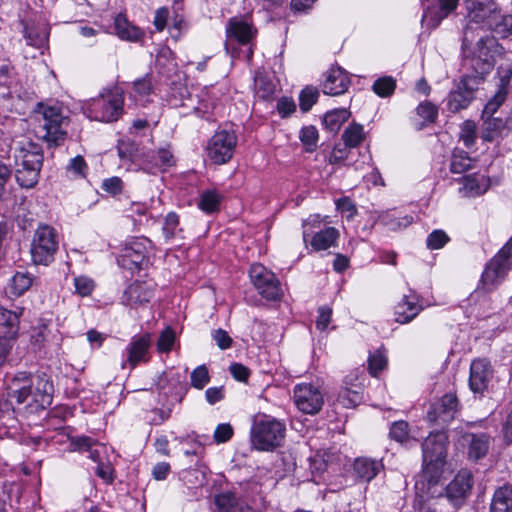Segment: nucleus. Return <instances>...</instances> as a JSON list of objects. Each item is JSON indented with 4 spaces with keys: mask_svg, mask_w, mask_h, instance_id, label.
Instances as JSON below:
<instances>
[{
    "mask_svg": "<svg viewBox=\"0 0 512 512\" xmlns=\"http://www.w3.org/2000/svg\"><path fill=\"white\" fill-rule=\"evenodd\" d=\"M493 376L491 363L484 358L475 359L470 366L469 387L475 394H483L488 389Z\"/></svg>",
    "mask_w": 512,
    "mask_h": 512,
    "instance_id": "obj_14",
    "label": "nucleus"
},
{
    "mask_svg": "<svg viewBox=\"0 0 512 512\" xmlns=\"http://www.w3.org/2000/svg\"><path fill=\"white\" fill-rule=\"evenodd\" d=\"M496 44L493 37L480 38L476 43L475 55L471 58V67L474 71L471 75H481L483 79L494 67V58L491 47Z\"/></svg>",
    "mask_w": 512,
    "mask_h": 512,
    "instance_id": "obj_11",
    "label": "nucleus"
},
{
    "mask_svg": "<svg viewBox=\"0 0 512 512\" xmlns=\"http://www.w3.org/2000/svg\"><path fill=\"white\" fill-rule=\"evenodd\" d=\"M473 486V476L468 470H461L446 487L447 498L455 506L461 505L462 501L470 494Z\"/></svg>",
    "mask_w": 512,
    "mask_h": 512,
    "instance_id": "obj_17",
    "label": "nucleus"
},
{
    "mask_svg": "<svg viewBox=\"0 0 512 512\" xmlns=\"http://www.w3.org/2000/svg\"><path fill=\"white\" fill-rule=\"evenodd\" d=\"M300 140L306 147V150L313 151L318 142V131L314 126L303 127L300 132Z\"/></svg>",
    "mask_w": 512,
    "mask_h": 512,
    "instance_id": "obj_43",
    "label": "nucleus"
},
{
    "mask_svg": "<svg viewBox=\"0 0 512 512\" xmlns=\"http://www.w3.org/2000/svg\"><path fill=\"white\" fill-rule=\"evenodd\" d=\"M255 89L258 96L262 99H268L274 92V85L263 76L255 78Z\"/></svg>",
    "mask_w": 512,
    "mask_h": 512,
    "instance_id": "obj_52",
    "label": "nucleus"
},
{
    "mask_svg": "<svg viewBox=\"0 0 512 512\" xmlns=\"http://www.w3.org/2000/svg\"><path fill=\"white\" fill-rule=\"evenodd\" d=\"M423 307L419 303L417 295H404L394 308L395 321L400 324L411 322Z\"/></svg>",
    "mask_w": 512,
    "mask_h": 512,
    "instance_id": "obj_21",
    "label": "nucleus"
},
{
    "mask_svg": "<svg viewBox=\"0 0 512 512\" xmlns=\"http://www.w3.org/2000/svg\"><path fill=\"white\" fill-rule=\"evenodd\" d=\"M228 40H236L240 44H247L253 37L252 27L241 20L230 19L226 28Z\"/></svg>",
    "mask_w": 512,
    "mask_h": 512,
    "instance_id": "obj_26",
    "label": "nucleus"
},
{
    "mask_svg": "<svg viewBox=\"0 0 512 512\" xmlns=\"http://www.w3.org/2000/svg\"><path fill=\"white\" fill-rule=\"evenodd\" d=\"M460 138L466 147H471L476 140V124L474 121L466 120L461 126Z\"/></svg>",
    "mask_w": 512,
    "mask_h": 512,
    "instance_id": "obj_48",
    "label": "nucleus"
},
{
    "mask_svg": "<svg viewBox=\"0 0 512 512\" xmlns=\"http://www.w3.org/2000/svg\"><path fill=\"white\" fill-rule=\"evenodd\" d=\"M15 178L23 188L34 187L39 179L43 163L40 148L31 142L14 149Z\"/></svg>",
    "mask_w": 512,
    "mask_h": 512,
    "instance_id": "obj_2",
    "label": "nucleus"
},
{
    "mask_svg": "<svg viewBox=\"0 0 512 512\" xmlns=\"http://www.w3.org/2000/svg\"><path fill=\"white\" fill-rule=\"evenodd\" d=\"M294 400L299 410L306 414L318 413L324 404L322 393L311 384L297 385Z\"/></svg>",
    "mask_w": 512,
    "mask_h": 512,
    "instance_id": "obj_12",
    "label": "nucleus"
},
{
    "mask_svg": "<svg viewBox=\"0 0 512 512\" xmlns=\"http://www.w3.org/2000/svg\"><path fill=\"white\" fill-rule=\"evenodd\" d=\"M383 222L390 230H398L410 225L413 222V217L408 215L402 218L385 217L383 218Z\"/></svg>",
    "mask_w": 512,
    "mask_h": 512,
    "instance_id": "obj_62",
    "label": "nucleus"
},
{
    "mask_svg": "<svg viewBox=\"0 0 512 512\" xmlns=\"http://www.w3.org/2000/svg\"><path fill=\"white\" fill-rule=\"evenodd\" d=\"M457 397L453 394L444 395L439 401L431 405L427 413L430 422L446 425L451 422L457 412Z\"/></svg>",
    "mask_w": 512,
    "mask_h": 512,
    "instance_id": "obj_16",
    "label": "nucleus"
},
{
    "mask_svg": "<svg viewBox=\"0 0 512 512\" xmlns=\"http://www.w3.org/2000/svg\"><path fill=\"white\" fill-rule=\"evenodd\" d=\"M383 465L380 461H376L366 457L357 458L354 462V471L364 481H371Z\"/></svg>",
    "mask_w": 512,
    "mask_h": 512,
    "instance_id": "obj_30",
    "label": "nucleus"
},
{
    "mask_svg": "<svg viewBox=\"0 0 512 512\" xmlns=\"http://www.w3.org/2000/svg\"><path fill=\"white\" fill-rule=\"evenodd\" d=\"M36 112L42 115L44 122L40 138L50 146L60 145L66 138V131L62 129L65 117L62 115L61 109L38 103Z\"/></svg>",
    "mask_w": 512,
    "mask_h": 512,
    "instance_id": "obj_6",
    "label": "nucleus"
},
{
    "mask_svg": "<svg viewBox=\"0 0 512 512\" xmlns=\"http://www.w3.org/2000/svg\"><path fill=\"white\" fill-rule=\"evenodd\" d=\"M338 401L345 407H354L361 401V395L356 390L344 388L339 392Z\"/></svg>",
    "mask_w": 512,
    "mask_h": 512,
    "instance_id": "obj_50",
    "label": "nucleus"
},
{
    "mask_svg": "<svg viewBox=\"0 0 512 512\" xmlns=\"http://www.w3.org/2000/svg\"><path fill=\"white\" fill-rule=\"evenodd\" d=\"M87 164L80 155L72 158L66 166V172L75 178H83L87 172Z\"/></svg>",
    "mask_w": 512,
    "mask_h": 512,
    "instance_id": "obj_44",
    "label": "nucleus"
},
{
    "mask_svg": "<svg viewBox=\"0 0 512 512\" xmlns=\"http://www.w3.org/2000/svg\"><path fill=\"white\" fill-rule=\"evenodd\" d=\"M512 130V112L511 115L503 121L501 118L486 117L484 118L481 138L484 141L492 142L498 138L507 136Z\"/></svg>",
    "mask_w": 512,
    "mask_h": 512,
    "instance_id": "obj_20",
    "label": "nucleus"
},
{
    "mask_svg": "<svg viewBox=\"0 0 512 512\" xmlns=\"http://www.w3.org/2000/svg\"><path fill=\"white\" fill-rule=\"evenodd\" d=\"M215 504L219 512H236V509L241 505L232 493H222L216 496Z\"/></svg>",
    "mask_w": 512,
    "mask_h": 512,
    "instance_id": "obj_41",
    "label": "nucleus"
},
{
    "mask_svg": "<svg viewBox=\"0 0 512 512\" xmlns=\"http://www.w3.org/2000/svg\"><path fill=\"white\" fill-rule=\"evenodd\" d=\"M153 160L155 166L160 168H166L173 164V156L171 152L167 149H160L155 154H153Z\"/></svg>",
    "mask_w": 512,
    "mask_h": 512,
    "instance_id": "obj_60",
    "label": "nucleus"
},
{
    "mask_svg": "<svg viewBox=\"0 0 512 512\" xmlns=\"http://www.w3.org/2000/svg\"><path fill=\"white\" fill-rule=\"evenodd\" d=\"M117 148L121 159H130L131 161H135L138 147L133 141L120 140Z\"/></svg>",
    "mask_w": 512,
    "mask_h": 512,
    "instance_id": "obj_49",
    "label": "nucleus"
},
{
    "mask_svg": "<svg viewBox=\"0 0 512 512\" xmlns=\"http://www.w3.org/2000/svg\"><path fill=\"white\" fill-rule=\"evenodd\" d=\"M467 4L468 16L475 23L487 25L499 10L494 0H464Z\"/></svg>",
    "mask_w": 512,
    "mask_h": 512,
    "instance_id": "obj_19",
    "label": "nucleus"
},
{
    "mask_svg": "<svg viewBox=\"0 0 512 512\" xmlns=\"http://www.w3.org/2000/svg\"><path fill=\"white\" fill-rule=\"evenodd\" d=\"M487 189L486 180L483 176H466L463 178V190L467 196L483 194Z\"/></svg>",
    "mask_w": 512,
    "mask_h": 512,
    "instance_id": "obj_36",
    "label": "nucleus"
},
{
    "mask_svg": "<svg viewBox=\"0 0 512 512\" xmlns=\"http://www.w3.org/2000/svg\"><path fill=\"white\" fill-rule=\"evenodd\" d=\"M128 293L130 298L137 303L147 302L152 297V291L141 283L131 285L128 289Z\"/></svg>",
    "mask_w": 512,
    "mask_h": 512,
    "instance_id": "obj_46",
    "label": "nucleus"
},
{
    "mask_svg": "<svg viewBox=\"0 0 512 512\" xmlns=\"http://www.w3.org/2000/svg\"><path fill=\"white\" fill-rule=\"evenodd\" d=\"M463 441L468 445V456L470 459L479 460L483 458L490 446V437L485 433H466Z\"/></svg>",
    "mask_w": 512,
    "mask_h": 512,
    "instance_id": "obj_24",
    "label": "nucleus"
},
{
    "mask_svg": "<svg viewBox=\"0 0 512 512\" xmlns=\"http://www.w3.org/2000/svg\"><path fill=\"white\" fill-rule=\"evenodd\" d=\"M75 291L85 297L91 294L94 289V282L88 277L79 276L74 279Z\"/></svg>",
    "mask_w": 512,
    "mask_h": 512,
    "instance_id": "obj_57",
    "label": "nucleus"
},
{
    "mask_svg": "<svg viewBox=\"0 0 512 512\" xmlns=\"http://www.w3.org/2000/svg\"><path fill=\"white\" fill-rule=\"evenodd\" d=\"M417 113L427 122H433L438 115L437 108L430 102L421 103L417 107Z\"/></svg>",
    "mask_w": 512,
    "mask_h": 512,
    "instance_id": "obj_58",
    "label": "nucleus"
},
{
    "mask_svg": "<svg viewBox=\"0 0 512 512\" xmlns=\"http://www.w3.org/2000/svg\"><path fill=\"white\" fill-rule=\"evenodd\" d=\"M285 425L274 419L265 417L256 421L251 430V443L261 451H271L279 447L285 437Z\"/></svg>",
    "mask_w": 512,
    "mask_h": 512,
    "instance_id": "obj_4",
    "label": "nucleus"
},
{
    "mask_svg": "<svg viewBox=\"0 0 512 512\" xmlns=\"http://www.w3.org/2000/svg\"><path fill=\"white\" fill-rule=\"evenodd\" d=\"M409 425L406 421H396L390 428V437L397 442L403 443L409 439Z\"/></svg>",
    "mask_w": 512,
    "mask_h": 512,
    "instance_id": "obj_47",
    "label": "nucleus"
},
{
    "mask_svg": "<svg viewBox=\"0 0 512 512\" xmlns=\"http://www.w3.org/2000/svg\"><path fill=\"white\" fill-rule=\"evenodd\" d=\"M490 512H512V486L505 485L495 490Z\"/></svg>",
    "mask_w": 512,
    "mask_h": 512,
    "instance_id": "obj_28",
    "label": "nucleus"
},
{
    "mask_svg": "<svg viewBox=\"0 0 512 512\" xmlns=\"http://www.w3.org/2000/svg\"><path fill=\"white\" fill-rule=\"evenodd\" d=\"M123 91L117 86L105 88L87 105L89 117L101 122H114L123 112Z\"/></svg>",
    "mask_w": 512,
    "mask_h": 512,
    "instance_id": "obj_3",
    "label": "nucleus"
},
{
    "mask_svg": "<svg viewBox=\"0 0 512 512\" xmlns=\"http://www.w3.org/2000/svg\"><path fill=\"white\" fill-rule=\"evenodd\" d=\"M319 96L317 89L312 87H306L302 90L299 97V106L303 112L309 111L312 106L316 103Z\"/></svg>",
    "mask_w": 512,
    "mask_h": 512,
    "instance_id": "obj_42",
    "label": "nucleus"
},
{
    "mask_svg": "<svg viewBox=\"0 0 512 512\" xmlns=\"http://www.w3.org/2000/svg\"><path fill=\"white\" fill-rule=\"evenodd\" d=\"M25 382L32 390V402L36 407L45 409L52 403L54 387L47 374L37 373L29 378L26 376Z\"/></svg>",
    "mask_w": 512,
    "mask_h": 512,
    "instance_id": "obj_13",
    "label": "nucleus"
},
{
    "mask_svg": "<svg viewBox=\"0 0 512 512\" xmlns=\"http://www.w3.org/2000/svg\"><path fill=\"white\" fill-rule=\"evenodd\" d=\"M19 328V315L5 308H0V337L16 338Z\"/></svg>",
    "mask_w": 512,
    "mask_h": 512,
    "instance_id": "obj_29",
    "label": "nucleus"
},
{
    "mask_svg": "<svg viewBox=\"0 0 512 512\" xmlns=\"http://www.w3.org/2000/svg\"><path fill=\"white\" fill-rule=\"evenodd\" d=\"M424 468L415 483L413 508L422 510L430 498L441 494L438 482L447 456V436L443 432L430 434L422 444Z\"/></svg>",
    "mask_w": 512,
    "mask_h": 512,
    "instance_id": "obj_1",
    "label": "nucleus"
},
{
    "mask_svg": "<svg viewBox=\"0 0 512 512\" xmlns=\"http://www.w3.org/2000/svg\"><path fill=\"white\" fill-rule=\"evenodd\" d=\"M124 256L129 258L132 263L138 265L145 257V247L141 243H133L125 248Z\"/></svg>",
    "mask_w": 512,
    "mask_h": 512,
    "instance_id": "obj_55",
    "label": "nucleus"
},
{
    "mask_svg": "<svg viewBox=\"0 0 512 512\" xmlns=\"http://www.w3.org/2000/svg\"><path fill=\"white\" fill-rule=\"evenodd\" d=\"M474 165V160L468 155L467 152L455 149L452 153L450 170L453 173L461 174L469 169H471Z\"/></svg>",
    "mask_w": 512,
    "mask_h": 512,
    "instance_id": "obj_34",
    "label": "nucleus"
},
{
    "mask_svg": "<svg viewBox=\"0 0 512 512\" xmlns=\"http://www.w3.org/2000/svg\"><path fill=\"white\" fill-rule=\"evenodd\" d=\"M350 112L346 109H336L324 116V125L332 133H337L341 125L348 120Z\"/></svg>",
    "mask_w": 512,
    "mask_h": 512,
    "instance_id": "obj_35",
    "label": "nucleus"
},
{
    "mask_svg": "<svg viewBox=\"0 0 512 512\" xmlns=\"http://www.w3.org/2000/svg\"><path fill=\"white\" fill-rule=\"evenodd\" d=\"M58 249L57 233L49 225H40L31 242V258L36 265H48L54 259Z\"/></svg>",
    "mask_w": 512,
    "mask_h": 512,
    "instance_id": "obj_5",
    "label": "nucleus"
},
{
    "mask_svg": "<svg viewBox=\"0 0 512 512\" xmlns=\"http://www.w3.org/2000/svg\"><path fill=\"white\" fill-rule=\"evenodd\" d=\"M395 88L396 81L391 76L378 78L372 86L374 93L383 98L391 96L394 93Z\"/></svg>",
    "mask_w": 512,
    "mask_h": 512,
    "instance_id": "obj_40",
    "label": "nucleus"
},
{
    "mask_svg": "<svg viewBox=\"0 0 512 512\" xmlns=\"http://www.w3.org/2000/svg\"><path fill=\"white\" fill-rule=\"evenodd\" d=\"M251 281L259 293L268 300H277L282 295L280 282L275 274L261 264H253L249 270Z\"/></svg>",
    "mask_w": 512,
    "mask_h": 512,
    "instance_id": "obj_10",
    "label": "nucleus"
},
{
    "mask_svg": "<svg viewBox=\"0 0 512 512\" xmlns=\"http://www.w3.org/2000/svg\"><path fill=\"white\" fill-rule=\"evenodd\" d=\"M212 336L220 349L225 350L231 347L233 340L225 330L217 329Z\"/></svg>",
    "mask_w": 512,
    "mask_h": 512,
    "instance_id": "obj_64",
    "label": "nucleus"
},
{
    "mask_svg": "<svg viewBox=\"0 0 512 512\" xmlns=\"http://www.w3.org/2000/svg\"><path fill=\"white\" fill-rule=\"evenodd\" d=\"M350 80L347 73L341 68H332L323 84V92L337 96L343 94L349 87Z\"/></svg>",
    "mask_w": 512,
    "mask_h": 512,
    "instance_id": "obj_23",
    "label": "nucleus"
},
{
    "mask_svg": "<svg viewBox=\"0 0 512 512\" xmlns=\"http://www.w3.org/2000/svg\"><path fill=\"white\" fill-rule=\"evenodd\" d=\"M486 26L499 37L507 38L512 34V15L501 14L499 9Z\"/></svg>",
    "mask_w": 512,
    "mask_h": 512,
    "instance_id": "obj_32",
    "label": "nucleus"
},
{
    "mask_svg": "<svg viewBox=\"0 0 512 512\" xmlns=\"http://www.w3.org/2000/svg\"><path fill=\"white\" fill-rule=\"evenodd\" d=\"M191 385L196 389H203L204 386L209 382L210 377L208 369L205 365L196 367L190 375Z\"/></svg>",
    "mask_w": 512,
    "mask_h": 512,
    "instance_id": "obj_45",
    "label": "nucleus"
},
{
    "mask_svg": "<svg viewBox=\"0 0 512 512\" xmlns=\"http://www.w3.org/2000/svg\"><path fill=\"white\" fill-rule=\"evenodd\" d=\"M23 38L27 45L40 49L45 46L49 37V27L45 19L35 17L22 21Z\"/></svg>",
    "mask_w": 512,
    "mask_h": 512,
    "instance_id": "obj_15",
    "label": "nucleus"
},
{
    "mask_svg": "<svg viewBox=\"0 0 512 512\" xmlns=\"http://www.w3.org/2000/svg\"><path fill=\"white\" fill-rule=\"evenodd\" d=\"M34 277L27 272H17L11 279V292L16 296L25 293L32 285Z\"/></svg>",
    "mask_w": 512,
    "mask_h": 512,
    "instance_id": "obj_38",
    "label": "nucleus"
},
{
    "mask_svg": "<svg viewBox=\"0 0 512 512\" xmlns=\"http://www.w3.org/2000/svg\"><path fill=\"white\" fill-rule=\"evenodd\" d=\"M511 72L508 71L504 76L500 79V84L495 95L486 103L483 112L482 118L493 117V115L497 112L498 108L504 103L507 95V85L510 80Z\"/></svg>",
    "mask_w": 512,
    "mask_h": 512,
    "instance_id": "obj_25",
    "label": "nucleus"
},
{
    "mask_svg": "<svg viewBox=\"0 0 512 512\" xmlns=\"http://www.w3.org/2000/svg\"><path fill=\"white\" fill-rule=\"evenodd\" d=\"M332 309L328 306H322L318 309L316 326L320 330H325L331 321Z\"/></svg>",
    "mask_w": 512,
    "mask_h": 512,
    "instance_id": "obj_63",
    "label": "nucleus"
},
{
    "mask_svg": "<svg viewBox=\"0 0 512 512\" xmlns=\"http://www.w3.org/2000/svg\"><path fill=\"white\" fill-rule=\"evenodd\" d=\"M449 241L448 235L443 230H434L426 240V245L431 250L442 248Z\"/></svg>",
    "mask_w": 512,
    "mask_h": 512,
    "instance_id": "obj_51",
    "label": "nucleus"
},
{
    "mask_svg": "<svg viewBox=\"0 0 512 512\" xmlns=\"http://www.w3.org/2000/svg\"><path fill=\"white\" fill-rule=\"evenodd\" d=\"M178 225L179 218L177 214L171 212L165 217L162 230L166 240H170L175 236Z\"/></svg>",
    "mask_w": 512,
    "mask_h": 512,
    "instance_id": "obj_54",
    "label": "nucleus"
},
{
    "mask_svg": "<svg viewBox=\"0 0 512 512\" xmlns=\"http://www.w3.org/2000/svg\"><path fill=\"white\" fill-rule=\"evenodd\" d=\"M26 374L19 373L13 379V390L11 393L12 397H15L18 404H23L28 401L29 398L32 399V390L29 387V384L25 382ZM33 402L31 401L29 404L31 405Z\"/></svg>",
    "mask_w": 512,
    "mask_h": 512,
    "instance_id": "obj_33",
    "label": "nucleus"
},
{
    "mask_svg": "<svg viewBox=\"0 0 512 512\" xmlns=\"http://www.w3.org/2000/svg\"><path fill=\"white\" fill-rule=\"evenodd\" d=\"M115 34L125 41H138L143 33L141 30L132 25L122 13H119L114 19Z\"/></svg>",
    "mask_w": 512,
    "mask_h": 512,
    "instance_id": "obj_27",
    "label": "nucleus"
},
{
    "mask_svg": "<svg viewBox=\"0 0 512 512\" xmlns=\"http://www.w3.org/2000/svg\"><path fill=\"white\" fill-rule=\"evenodd\" d=\"M175 334L172 329L166 328L159 336L157 350L161 353L169 352L174 344Z\"/></svg>",
    "mask_w": 512,
    "mask_h": 512,
    "instance_id": "obj_53",
    "label": "nucleus"
},
{
    "mask_svg": "<svg viewBox=\"0 0 512 512\" xmlns=\"http://www.w3.org/2000/svg\"><path fill=\"white\" fill-rule=\"evenodd\" d=\"M233 435V428L228 423L219 424L214 431V440L217 443H224L230 440Z\"/></svg>",
    "mask_w": 512,
    "mask_h": 512,
    "instance_id": "obj_61",
    "label": "nucleus"
},
{
    "mask_svg": "<svg viewBox=\"0 0 512 512\" xmlns=\"http://www.w3.org/2000/svg\"><path fill=\"white\" fill-rule=\"evenodd\" d=\"M236 144L237 137L234 132L217 131L207 144V156L214 164H225L231 160Z\"/></svg>",
    "mask_w": 512,
    "mask_h": 512,
    "instance_id": "obj_9",
    "label": "nucleus"
},
{
    "mask_svg": "<svg viewBox=\"0 0 512 512\" xmlns=\"http://www.w3.org/2000/svg\"><path fill=\"white\" fill-rule=\"evenodd\" d=\"M339 237V232L334 227H327L317 232L310 242L311 247L315 251L326 250L334 245Z\"/></svg>",
    "mask_w": 512,
    "mask_h": 512,
    "instance_id": "obj_31",
    "label": "nucleus"
},
{
    "mask_svg": "<svg viewBox=\"0 0 512 512\" xmlns=\"http://www.w3.org/2000/svg\"><path fill=\"white\" fill-rule=\"evenodd\" d=\"M152 344L151 335L145 333L131 340L126 348L127 363L131 368H135L140 362L149 360V349Z\"/></svg>",
    "mask_w": 512,
    "mask_h": 512,
    "instance_id": "obj_18",
    "label": "nucleus"
},
{
    "mask_svg": "<svg viewBox=\"0 0 512 512\" xmlns=\"http://www.w3.org/2000/svg\"><path fill=\"white\" fill-rule=\"evenodd\" d=\"M512 267V246L509 242L488 262L481 283L487 291L494 289Z\"/></svg>",
    "mask_w": 512,
    "mask_h": 512,
    "instance_id": "obj_7",
    "label": "nucleus"
},
{
    "mask_svg": "<svg viewBox=\"0 0 512 512\" xmlns=\"http://www.w3.org/2000/svg\"><path fill=\"white\" fill-rule=\"evenodd\" d=\"M101 188L112 195L120 194L123 190V182L119 177L107 178L102 182Z\"/></svg>",
    "mask_w": 512,
    "mask_h": 512,
    "instance_id": "obj_59",
    "label": "nucleus"
},
{
    "mask_svg": "<svg viewBox=\"0 0 512 512\" xmlns=\"http://www.w3.org/2000/svg\"><path fill=\"white\" fill-rule=\"evenodd\" d=\"M458 3L459 0H433L425 11L424 19L432 27H437L443 19L456 10Z\"/></svg>",
    "mask_w": 512,
    "mask_h": 512,
    "instance_id": "obj_22",
    "label": "nucleus"
},
{
    "mask_svg": "<svg viewBox=\"0 0 512 512\" xmlns=\"http://www.w3.org/2000/svg\"><path fill=\"white\" fill-rule=\"evenodd\" d=\"M386 364L387 359L380 351H376L368 360V368L373 376H376L379 371L383 370Z\"/></svg>",
    "mask_w": 512,
    "mask_h": 512,
    "instance_id": "obj_56",
    "label": "nucleus"
},
{
    "mask_svg": "<svg viewBox=\"0 0 512 512\" xmlns=\"http://www.w3.org/2000/svg\"><path fill=\"white\" fill-rule=\"evenodd\" d=\"M483 83L481 75H463L448 96L447 107L456 113L462 109H466L475 98V93Z\"/></svg>",
    "mask_w": 512,
    "mask_h": 512,
    "instance_id": "obj_8",
    "label": "nucleus"
},
{
    "mask_svg": "<svg viewBox=\"0 0 512 512\" xmlns=\"http://www.w3.org/2000/svg\"><path fill=\"white\" fill-rule=\"evenodd\" d=\"M342 139L346 147H357L364 140L363 126L357 123L349 125L344 130Z\"/></svg>",
    "mask_w": 512,
    "mask_h": 512,
    "instance_id": "obj_37",
    "label": "nucleus"
},
{
    "mask_svg": "<svg viewBox=\"0 0 512 512\" xmlns=\"http://www.w3.org/2000/svg\"><path fill=\"white\" fill-rule=\"evenodd\" d=\"M221 195L214 190H207L202 193L198 207L206 212L213 213L219 209Z\"/></svg>",
    "mask_w": 512,
    "mask_h": 512,
    "instance_id": "obj_39",
    "label": "nucleus"
}]
</instances>
